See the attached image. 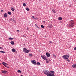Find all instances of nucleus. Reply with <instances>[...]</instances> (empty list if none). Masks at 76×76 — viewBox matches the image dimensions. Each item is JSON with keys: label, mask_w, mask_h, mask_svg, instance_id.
<instances>
[{"label": "nucleus", "mask_w": 76, "mask_h": 76, "mask_svg": "<svg viewBox=\"0 0 76 76\" xmlns=\"http://www.w3.org/2000/svg\"><path fill=\"white\" fill-rule=\"evenodd\" d=\"M72 67H73V68H76V64H73L72 65Z\"/></svg>", "instance_id": "obj_9"}, {"label": "nucleus", "mask_w": 76, "mask_h": 76, "mask_svg": "<svg viewBox=\"0 0 76 76\" xmlns=\"http://www.w3.org/2000/svg\"><path fill=\"white\" fill-rule=\"evenodd\" d=\"M12 52L14 53V52H15L16 51V50L13 49L12 50Z\"/></svg>", "instance_id": "obj_19"}, {"label": "nucleus", "mask_w": 76, "mask_h": 76, "mask_svg": "<svg viewBox=\"0 0 76 76\" xmlns=\"http://www.w3.org/2000/svg\"><path fill=\"white\" fill-rule=\"evenodd\" d=\"M74 25H75V22H74V21H72L70 22L69 24V26L70 28H71L73 27L74 26Z\"/></svg>", "instance_id": "obj_2"}, {"label": "nucleus", "mask_w": 76, "mask_h": 76, "mask_svg": "<svg viewBox=\"0 0 76 76\" xmlns=\"http://www.w3.org/2000/svg\"><path fill=\"white\" fill-rule=\"evenodd\" d=\"M74 50H76V47H75L74 49Z\"/></svg>", "instance_id": "obj_31"}, {"label": "nucleus", "mask_w": 76, "mask_h": 76, "mask_svg": "<svg viewBox=\"0 0 76 76\" xmlns=\"http://www.w3.org/2000/svg\"><path fill=\"white\" fill-rule=\"evenodd\" d=\"M58 19L59 20H61L63 19V18L61 17H59L58 18Z\"/></svg>", "instance_id": "obj_16"}, {"label": "nucleus", "mask_w": 76, "mask_h": 76, "mask_svg": "<svg viewBox=\"0 0 76 76\" xmlns=\"http://www.w3.org/2000/svg\"><path fill=\"white\" fill-rule=\"evenodd\" d=\"M26 9L27 11H29L30 9H29V8H28V7H27V8H26Z\"/></svg>", "instance_id": "obj_18"}, {"label": "nucleus", "mask_w": 76, "mask_h": 76, "mask_svg": "<svg viewBox=\"0 0 76 76\" xmlns=\"http://www.w3.org/2000/svg\"><path fill=\"white\" fill-rule=\"evenodd\" d=\"M0 53H5V52L4 51H0Z\"/></svg>", "instance_id": "obj_24"}, {"label": "nucleus", "mask_w": 76, "mask_h": 76, "mask_svg": "<svg viewBox=\"0 0 76 76\" xmlns=\"http://www.w3.org/2000/svg\"><path fill=\"white\" fill-rule=\"evenodd\" d=\"M31 62L34 64H36V61H34L33 60H32Z\"/></svg>", "instance_id": "obj_8"}, {"label": "nucleus", "mask_w": 76, "mask_h": 76, "mask_svg": "<svg viewBox=\"0 0 76 76\" xmlns=\"http://www.w3.org/2000/svg\"><path fill=\"white\" fill-rule=\"evenodd\" d=\"M43 22H45V21H44Z\"/></svg>", "instance_id": "obj_40"}, {"label": "nucleus", "mask_w": 76, "mask_h": 76, "mask_svg": "<svg viewBox=\"0 0 76 76\" xmlns=\"http://www.w3.org/2000/svg\"><path fill=\"white\" fill-rule=\"evenodd\" d=\"M47 63H48V61H47Z\"/></svg>", "instance_id": "obj_38"}, {"label": "nucleus", "mask_w": 76, "mask_h": 76, "mask_svg": "<svg viewBox=\"0 0 76 76\" xmlns=\"http://www.w3.org/2000/svg\"><path fill=\"white\" fill-rule=\"evenodd\" d=\"M41 57L42 58H43V59L45 60H46L47 58L46 57V56L44 55L43 56L42 55L41 56Z\"/></svg>", "instance_id": "obj_5"}, {"label": "nucleus", "mask_w": 76, "mask_h": 76, "mask_svg": "<svg viewBox=\"0 0 76 76\" xmlns=\"http://www.w3.org/2000/svg\"><path fill=\"white\" fill-rule=\"evenodd\" d=\"M14 38H12V37H10L9 38V39H10V40H12V39H13Z\"/></svg>", "instance_id": "obj_22"}, {"label": "nucleus", "mask_w": 76, "mask_h": 76, "mask_svg": "<svg viewBox=\"0 0 76 76\" xmlns=\"http://www.w3.org/2000/svg\"><path fill=\"white\" fill-rule=\"evenodd\" d=\"M31 50H28L26 48H24L23 49V52H25V53H28Z\"/></svg>", "instance_id": "obj_3"}, {"label": "nucleus", "mask_w": 76, "mask_h": 76, "mask_svg": "<svg viewBox=\"0 0 76 76\" xmlns=\"http://www.w3.org/2000/svg\"><path fill=\"white\" fill-rule=\"evenodd\" d=\"M29 56H30V57H32L33 56V55L31 54H29Z\"/></svg>", "instance_id": "obj_26"}, {"label": "nucleus", "mask_w": 76, "mask_h": 76, "mask_svg": "<svg viewBox=\"0 0 76 76\" xmlns=\"http://www.w3.org/2000/svg\"><path fill=\"white\" fill-rule=\"evenodd\" d=\"M70 55L69 54H66L63 56H62L63 58L65 60H67L69 58Z\"/></svg>", "instance_id": "obj_1"}, {"label": "nucleus", "mask_w": 76, "mask_h": 76, "mask_svg": "<svg viewBox=\"0 0 76 76\" xmlns=\"http://www.w3.org/2000/svg\"><path fill=\"white\" fill-rule=\"evenodd\" d=\"M11 44L12 45H14L15 44V43L13 41H12L11 42Z\"/></svg>", "instance_id": "obj_12"}, {"label": "nucleus", "mask_w": 76, "mask_h": 76, "mask_svg": "<svg viewBox=\"0 0 76 76\" xmlns=\"http://www.w3.org/2000/svg\"><path fill=\"white\" fill-rule=\"evenodd\" d=\"M8 14L9 15H11V14H12V13L10 12H8Z\"/></svg>", "instance_id": "obj_23"}, {"label": "nucleus", "mask_w": 76, "mask_h": 76, "mask_svg": "<svg viewBox=\"0 0 76 76\" xmlns=\"http://www.w3.org/2000/svg\"><path fill=\"white\" fill-rule=\"evenodd\" d=\"M18 73H22V72L20 71V70H18Z\"/></svg>", "instance_id": "obj_25"}, {"label": "nucleus", "mask_w": 76, "mask_h": 76, "mask_svg": "<svg viewBox=\"0 0 76 76\" xmlns=\"http://www.w3.org/2000/svg\"><path fill=\"white\" fill-rule=\"evenodd\" d=\"M48 27L50 28H53V26L52 25H49L48 26Z\"/></svg>", "instance_id": "obj_14"}, {"label": "nucleus", "mask_w": 76, "mask_h": 76, "mask_svg": "<svg viewBox=\"0 0 76 76\" xmlns=\"http://www.w3.org/2000/svg\"><path fill=\"white\" fill-rule=\"evenodd\" d=\"M2 64L4 65V66H5V67H7V68H9V67L8 66H7V65H8V64L4 62H3V63L2 62Z\"/></svg>", "instance_id": "obj_4"}, {"label": "nucleus", "mask_w": 76, "mask_h": 76, "mask_svg": "<svg viewBox=\"0 0 76 76\" xmlns=\"http://www.w3.org/2000/svg\"><path fill=\"white\" fill-rule=\"evenodd\" d=\"M32 18H33L34 19H35V18L34 17V16H32Z\"/></svg>", "instance_id": "obj_32"}, {"label": "nucleus", "mask_w": 76, "mask_h": 76, "mask_svg": "<svg viewBox=\"0 0 76 76\" xmlns=\"http://www.w3.org/2000/svg\"><path fill=\"white\" fill-rule=\"evenodd\" d=\"M35 25L36 28H38V29H39V27H38V26H37V25L35 24Z\"/></svg>", "instance_id": "obj_17"}, {"label": "nucleus", "mask_w": 76, "mask_h": 76, "mask_svg": "<svg viewBox=\"0 0 76 76\" xmlns=\"http://www.w3.org/2000/svg\"><path fill=\"white\" fill-rule=\"evenodd\" d=\"M52 12H53V13H56V11H55V10H54V9H52Z\"/></svg>", "instance_id": "obj_13"}, {"label": "nucleus", "mask_w": 76, "mask_h": 76, "mask_svg": "<svg viewBox=\"0 0 76 76\" xmlns=\"http://www.w3.org/2000/svg\"><path fill=\"white\" fill-rule=\"evenodd\" d=\"M3 10H1V12H3Z\"/></svg>", "instance_id": "obj_37"}, {"label": "nucleus", "mask_w": 76, "mask_h": 76, "mask_svg": "<svg viewBox=\"0 0 76 76\" xmlns=\"http://www.w3.org/2000/svg\"><path fill=\"white\" fill-rule=\"evenodd\" d=\"M67 61H68V62H69L70 61V60L69 59H67Z\"/></svg>", "instance_id": "obj_30"}, {"label": "nucleus", "mask_w": 76, "mask_h": 76, "mask_svg": "<svg viewBox=\"0 0 76 76\" xmlns=\"http://www.w3.org/2000/svg\"><path fill=\"white\" fill-rule=\"evenodd\" d=\"M21 76H23L22 75H21Z\"/></svg>", "instance_id": "obj_39"}, {"label": "nucleus", "mask_w": 76, "mask_h": 76, "mask_svg": "<svg viewBox=\"0 0 76 76\" xmlns=\"http://www.w3.org/2000/svg\"><path fill=\"white\" fill-rule=\"evenodd\" d=\"M11 9L12 11L13 12H14L15 11V9L14 8H13V7H11Z\"/></svg>", "instance_id": "obj_11"}, {"label": "nucleus", "mask_w": 76, "mask_h": 76, "mask_svg": "<svg viewBox=\"0 0 76 76\" xmlns=\"http://www.w3.org/2000/svg\"><path fill=\"white\" fill-rule=\"evenodd\" d=\"M50 73H50L51 74H54V71H51L50 72Z\"/></svg>", "instance_id": "obj_20"}, {"label": "nucleus", "mask_w": 76, "mask_h": 76, "mask_svg": "<svg viewBox=\"0 0 76 76\" xmlns=\"http://www.w3.org/2000/svg\"><path fill=\"white\" fill-rule=\"evenodd\" d=\"M41 27L42 28H44V26L43 25H41Z\"/></svg>", "instance_id": "obj_27"}, {"label": "nucleus", "mask_w": 76, "mask_h": 76, "mask_svg": "<svg viewBox=\"0 0 76 76\" xmlns=\"http://www.w3.org/2000/svg\"><path fill=\"white\" fill-rule=\"evenodd\" d=\"M17 32H19V30H17Z\"/></svg>", "instance_id": "obj_33"}, {"label": "nucleus", "mask_w": 76, "mask_h": 76, "mask_svg": "<svg viewBox=\"0 0 76 76\" xmlns=\"http://www.w3.org/2000/svg\"><path fill=\"white\" fill-rule=\"evenodd\" d=\"M10 20L12 21V22H15V21L12 18H11Z\"/></svg>", "instance_id": "obj_15"}, {"label": "nucleus", "mask_w": 76, "mask_h": 76, "mask_svg": "<svg viewBox=\"0 0 76 76\" xmlns=\"http://www.w3.org/2000/svg\"><path fill=\"white\" fill-rule=\"evenodd\" d=\"M46 60V61H47V60Z\"/></svg>", "instance_id": "obj_41"}, {"label": "nucleus", "mask_w": 76, "mask_h": 76, "mask_svg": "<svg viewBox=\"0 0 76 76\" xmlns=\"http://www.w3.org/2000/svg\"><path fill=\"white\" fill-rule=\"evenodd\" d=\"M1 48H2V49H3V48H1V47H0V49H1Z\"/></svg>", "instance_id": "obj_35"}, {"label": "nucleus", "mask_w": 76, "mask_h": 76, "mask_svg": "<svg viewBox=\"0 0 76 76\" xmlns=\"http://www.w3.org/2000/svg\"><path fill=\"white\" fill-rule=\"evenodd\" d=\"M7 71H6V70L2 71V73H4V74L7 73Z\"/></svg>", "instance_id": "obj_7"}, {"label": "nucleus", "mask_w": 76, "mask_h": 76, "mask_svg": "<svg viewBox=\"0 0 76 76\" xmlns=\"http://www.w3.org/2000/svg\"><path fill=\"white\" fill-rule=\"evenodd\" d=\"M53 56L54 58H55L56 57V55L54 54L53 55Z\"/></svg>", "instance_id": "obj_29"}, {"label": "nucleus", "mask_w": 76, "mask_h": 76, "mask_svg": "<svg viewBox=\"0 0 76 76\" xmlns=\"http://www.w3.org/2000/svg\"><path fill=\"white\" fill-rule=\"evenodd\" d=\"M46 56L47 57H50V54L49 53L47 52L46 53Z\"/></svg>", "instance_id": "obj_6"}, {"label": "nucleus", "mask_w": 76, "mask_h": 76, "mask_svg": "<svg viewBox=\"0 0 76 76\" xmlns=\"http://www.w3.org/2000/svg\"><path fill=\"white\" fill-rule=\"evenodd\" d=\"M37 64L39 66V65L41 64L39 62H37Z\"/></svg>", "instance_id": "obj_28"}, {"label": "nucleus", "mask_w": 76, "mask_h": 76, "mask_svg": "<svg viewBox=\"0 0 76 76\" xmlns=\"http://www.w3.org/2000/svg\"><path fill=\"white\" fill-rule=\"evenodd\" d=\"M50 43H52V42H51V41H50Z\"/></svg>", "instance_id": "obj_36"}, {"label": "nucleus", "mask_w": 76, "mask_h": 76, "mask_svg": "<svg viewBox=\"0 0 76 76\" xmlns=\"http://www.w3.org/2000/svg\"><path fill=\"white\" fill-rule=\"evenodd\" d=\"M7 16V14L6 13L4 14V17L6 18Z\"/></svg>", "instance_id": "obj_10"}, {"label": "nucleus", "mask_w": 76, "mask_h": 76, "mask_svg": "<svg viewBox=\"0 0 76 76\" xmlns=\"http://www.w3.org/2000/svg\"><path fill=\"white\" fill-rule=\"evenodd\" d=\"M27 30H29V28H27Z\"/></svg>", "instance_id": "obj_34"}, {"label": "nucleus", "mask_w": 76, "mask_h": 76, "mask_svg": "<svg viewBox=\"0 0 76 76\" xmlns=\"http://www.w3.org/2000/svg\"><path fill=\"white\" fill-rule=\"evenodd\" d=\"M23 6H26V4H25V3H24L23 4Z\"/></svg>", "instance_id": "obj_21"}]
</instances>
